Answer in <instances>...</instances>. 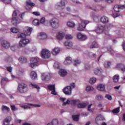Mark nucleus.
Instances as JSON below:
<instances>
[{"instance_id":"obj_53","label":"nucleus","mask_w":125,"mask_h":125,"mask_svg":"<svg viewBox=\"0 0 125 125\" xmlns=\"http://www.w3.org/2000/svg\"><path fill=\"white\" fill-rule=\"evenodd\" d=\"M89 69H90V65L88 64H86L85 65V70H89Z\"/></svg>"},{"instance_id":"obj_5","label":"nucleus","mask_w":125,"mask_h":125,"mask_svg":"<svg viewBox=\"0 0 125 125\" xmlns=\"http://www.w3.org/2000/svg\"><path fill=\"white\" fill-rule=\"evenodd\" d=\"M29 42L30 40L29 39L26 38L22 39L19 42V46L20 47H25Z\"/></svg>"},{"instance_id":"obj_14","label":"nucleus","mask_w":125,"mask_h":125,"mask_svg":"<svg viewBox=\"0 0 125 125\" xmlns=\"http://www.w3.org/2000/svg\"><path fill=\"white\" fill-rule=\"evenodd\" d=\"M1 44L4 48H8V47L10 46V43L8 41L5 40L2 41Z\"/></svg>"},{"instance_id":"obj_54","label":"nucleus","mask_w":125,"mask_h":125,"mask_svg":"<svg viewBox=\"0 0 125 125\" xmlns=\"http://www.w3.org/2000/svg\"><path fill=\"white\" fill-rule=\"evenodd\" d=\"M70 101L67 100L66 102H64L62 104V106H66V105H68L70 104Z\"/></svg>"},{"instance_id":"obj_40","label":"nucleus","mask_w":125,"mask_h":125,"mask_svg":"<svg viewBox=\"0 0 125 125\" xmlns=\"http://www.w3.org/2000/svg\"><path fill=\"white\" fill-rule=\"evenodd\" d=\"M96 82V78H92L90 79L89 81V83L91 84H93V83H95Z\"/></svg>"},{"instance_id":"obj_44","label":"nucleus","mask_w":125,"mask_h":125,"mask_svg":"<svg viewBox=\"0 0 125 125\" xmlns=\"http://www.w3.org/2000/svg\"><path fill=\"white\" fill-rule=\"evenodd\" d=\"M66 40H72L73 36L71 35L67 34L65 36Z\"/></svg>"},{"instance_id":"obj_45","label":"nucleus","mask_w":125,"mask_h":125,"mask_svg":"<svg viewBox=\"0 0 125 125\" xmlns=\"http://www.w3.org/2000/svg\"><path fill=\"white\" fill-rule=\"evenodd\" d=\"M95 44H96V42H95V41L93 42L89 46L90 48H94L95 47H96Z\"/></svg>"},{"instance_id":"obj_21","label":"nucleus","mask_w":125,"mask_h":125,"mask_svg":"<svg viewBox=\"0 0 125 125\" xmlns=\"http://www.w3.org/2000/svg\"><path fill=\"white\" fill-rule=\"evenodd\" d=\"M60 76H61V77H65V76H67V74H68V72H67V71L64 69H61L59 73Z\"/></svg>"},{"instance_id":"obj_46","label":"nucleus","mask_w":125,"mask_h":125,"mask_svg":"<svg viewBox=\"0 0 125 125\" xmlns=\"http://www.w3.org/2000/svg\"><path fill=\"white\" fill-rule=\"evenodd\" d=\"M79 64H81V61L79 60H74V66H77V65H79Z\"/></svg>"},{"instance_id":"obj_62","label":"nucleus","mask_w":125,"mask_h":125,"mask_svg":"<svg viewBox=\"0 0 125 125\" xmlns=\"http://www.w3.org/2000/svg\"><path fill=\"white\" fill-rule=\"evenodd\" d=\"M7 70L8 72H10L11 73V72H12V67L9 66L7 67Z\"/></svg>"},{"instance_id":"obj_52","label":"nucleus","mask_w":125,"mask_h":125,"mask_svg":"<svg viewBox=\"0 0 125 125\" xmlns=\"http://www.w3.org/2000/svg\"><path fill=\"white\" fill-rule=\"evenodd\" d=\"M122 72H125V66L124 64H122L121 65V67L120 68V69Z\"/></svg>"},{"instance_id":"obj_42","label":"nucleus","mask_w":125,"mask_h":125,"mask_svg":"<svg viewBox=\"0 0 125 125\" xmlns=\"http://www.w3.org/2000/svg\"><path fill=\"white\" fill-rule=\"evenodd\" d=\"M96 99L99 101H101V100H102V99H103V96L101 95H98L96 96Z\"/></svg>"},{"instance_id":"obj_31","label":"nucleus","mask_w":125,"mask_h":125,"mask_svg":"<svg viewBox=\"0 0 125 125\" xmlns=\"http://www.w3.org/2000/svg\"><path fill=\"white\" fill-rule=\"evenodd\" d=\"M30 61L32 63H35L37 64L39 62V58H32L30 60Z\"/></svg>"},{"instance_id":"obj_8","label":"nucleus","mask_w":125,"mask_h":125,"mask_svg":"<svg viewBox=\"0 0 125 125\" xmlns=\"http://www.w3.org/2000/svg\"><path fill=\"white\" fill-rule=\"evenodd\" d=\"M33 28L29 26L25 27L23 29V33H24V35L27 37H30Z\"/></svg>"},{"instance_id":"obj_49","label":"nucleus","mask_w":125,"mask_h":125,"mask_svg":"<svg viewBox=\"0 0 125 125\" xmlns=\"http://www.w3.org/2000/svg\"><path fill=\"white\" fill-rule=\"evenodd\" d=\"M11 108L12 111H17V110H18V108L15 105H11Z\"/></svg>"},{"instance_id":"obj_29","label":"nucleus","mask_w":125,"mask_h":125,"mask_svg":"<svg viewBox=\"0 0 125 125\" xmlns=\"http://www.w3.org/2000/svg\"><path fill=\"white\" fill-rule=\"evenodd\" d=\"M104 67L106 68V69H108V68H110V66H111V62L109 61H106L104 63Z\"/></svg>"},{"instance_id":"obj_41","label":"nucleus","mask_w":125,"mask_h":125,"mask_svg":"<svg viewBox=\"0 0 125 125\" xmlns=\"http://www.w3.org/2000/svg\"><path fill=\"white\" fill-rule=\"evenodd\" d=\"M30 86H32L34 88H37V89H40L41 88L39 86V85L36 84H33L32 83H30Z\"/></svg>"},{"instance_id":"obj_51","label":"nucleus","mask_w":125,"mask_h":125,"mask_svg":"<svg viewBox=\"0 0 125 125\" xmlns=\"http://www.w3.org/2000/svg\"><path fill=\"white\" fill-rule=\"evenodd\" d=\"M105 98L108 99V100H112V96L109 94H106L105 95Z\"/></svg>"},{"instance_id":"obj_3","label":"nucleus","mask_w":125,"mask_h":125,"mask_svg":"<svg viewBox=\"0 0 125 125\" xmlns=\"http://www.w3.org/2000/svg\"><path fill=\"white\" fill-rule=\"evenodd\" d=\"M80 100H73L71 101V103L73 105H77L78 108L79 109H83L85 108L87 104L85 103H80Z\"/></svg>"},{"instance_id":"obj_33","label":"nucleus","mask_w":125,"mask_h":125,"mask_svg":"<svg viewBox=\"0 0 125 125\" xmlns=\"http://www.w3.org/2000/svg\"><path fill=\"white\" fill-rule=\"evenodd\" d=\"M102 69H99V68H97L95 70L94 73L95 75H101L102 73Z\"/></svg>"},{"instance_id":"obj_7","label":"nucleus","mask_w":125,"mask_h":125,"mask_svg":"<svg viewBox=\"0 0 125 125\" xmlns=\"http://www.w3.org/2000/svg\"><path fill=\"white\" fill-rule=\"evenodd\" d=\"M88 21H82L81 23L79 24L78 26L77 27L78 31H83V29L85 28L86 26V24H88Z\"/></svg>"},{"instance_id":"obj_30","label":"nucleus","mask_w":125,"mask_h":125,"mask_svg":"<svg viewBox=\"0 0 125 125\" xmlns=\"http://www.w3.org/2000/svg\"><path fill=\"white\" fill-rule=\"evenodd\" d=\"M119 78H120L119 75H114L113 78V83H118V82H119Z\"/></svg>"},{"instance_id":"obj_47","label":"nucleus","mask_w":125,"mask_h":125,"mask_svg":"<svg viewBox=\"0 0 125 125\" xmlns=\"http://www.w3.org/2000/svg\"><path fill=\"white\" fill-rule=\"evenodd\" d=\"M5 61L7 62H12V58L8 56L5 58Z\"/></svg>"},{"instance_id":"obj_15","label":"nucleus","mask_w":125,"mask_h":125,"mask_svg":"<svg viewBox=\"0 0 125 125\" xmlns=\"http://www.w3.org/2000/svg\"><path fill=\"white\" fill-rule=\"evenodd\" d=\"M77 38L80 41H85V40L87 39V37L82 33H79L77 35Z\"/></svg>"},{"instance_id":"obj_9","label":"nucleus","mask_w":125,"mask_h":125,"mask_svg":"<svg viewBox=\"0 0 125 125\" xmlns=\"http://www.w3.org/2000/svg\"><path fill=\"white\" fill-rule=\"evenodd\" d=\"M50 74L47 73H42L41 74V79L43 82L50 80Z\"/></svg>"},{"instance_id":"obj_18","label":"nucleus","mask_w":125,"mask_h":125,"mask_svg":"<svg viewBox=\"0 0 125 125\" xmlns=\"http://www.w3.org/2000/svg\"><path fill=\"white\" fill-rule=\"evenodd\" d=\"M59 52H60V49L59 48H55L52 50V54L55 56L59 54Z\"/></svg>"},{"instance_id":"obj_1","label":"nucleus","mask_w":125,"mask_h":125,"mask_svg":"<svg viewBox=\"0 0 125 125\" xmlns=\"http://www.w3.org/2000/svg\"><path fill=\"white\" fill-rule=\"evenodd\" d=\"M19 15L21 19H23V16L25 15V13H23L22 14H20V11L19 10H15L13 12V18L12 19L11 22L13 25L16 26L18 24H19L21 22V20L17 17V16Z\"/></svg>"},{"instance_id":"obj_43","label":"nucleus","mask_w":125,"mask_h":125,"mask_svg":"<svg viewBox=\"0 0 125 125\" xmlns=\"http://www.w3.org/2000/svg\"><path fill=\"white\" fill-rule=\"evenodd\" d=\"M53 125H58V120L57 119H54L52 122Z\"/></svg>"},{"instance_id":"obj_16","label":"nucleus","mask_w":125,"mask_h":125,"mask_svg":"<svg viewBox=\"0 0 125 125\" xmlns=\"http://www.w3.org/2000/svg\"><path fill=\"white\" fill-rule=\"evenodd\" d=\"M125 5H115L114 6V10L116 12H119L120 11V9L122 8H125Z\"/></svg>"},{"instance_id":"obj_22","label":"nucleus","mask_w":125,"mask_h":125,"mask_svg":"<svg viewBox=\"0 0 125 125\" xmlns=\"http://www.w3.org/2000/svg\"><path fill=\"white\" fill-rule=\"evenodd\" d=\"M47 38V35L43 32H41L39 34V39L40 40H45Z\"/></svg>"},{"instance_id":"obj_55","label":"nucleus","mask_w":125,"mask_h":125,"mask_svg":"<svg viewBox=\"0 0 125 125\" xmlns=\"http://www.w3.org/2000/svg\"><path fill=\"white\" fill-rule=\"evenodd\" d=\"M30 66L32 68H35V67L38 66V64L37 63H35L34 62H31Z\"/></svg>"},{"instance_id":"obj_12","label":"nucleus","mask_w":125,"mask_h":125,"mask_svg":"<svg viewBox=\"0 0 125 125\" xmlns=\"http://www.w3.org/2000/svg\"><path fill=\"white\" fill-rule=\"evenodd\" d=\"M63 91L66 95H71L72 94V87L71 86H67L63 89Z\"/></svg>"},{"instance_id":"obj_27","label":"nucleus","mask_w":125,"mask_h":125,"mask_svg":"<svg viewBox=\"0 0 125 125\" xmlns=\"http://www.w3.org/2000/svg\"><path fill=\"white\" fill-rule=\"evenodd\" d=\"M19 61L21 63H26L27 59L24 57H21L19 59Z\"/></svg>"},{"instance_id":"obj_37","label":"nucleus","mask_w":125,"mask_h":125,"mask_svg":"<svg viewBox=\"0 0 125 125\" xmlns=\"http://www.w3.org/2000/svg\"><path fill=\"white\" fill-rule=\"evenodd\" d=\"M25 37H27V36L25 35V33H20L18 34V39H19L20 38H25Z\"/></svg>"},{"instance_id":"obj_28","label":"nucleus","mask_w":125,"mask_h":125,"mask_svg":"<svg viewBox=\"0 0 125 125\" xmlns=\"http://www.w3.org/2000/svg\"><path fill=\"white\" fill-rule=\"evenodd\" d=\"M7 82H9V80H8V79L5 77L2 78L1 80V84L2 85H3V84H5V83H7Z\"/></svg>"},{"instance_id":"obj_64","label":"nucleus","mask_w":125,"mask_h":125,"mask_svg":"<svg viewBox=\"0 0 125 125\" xmlns=\"http://www.w3.org/2000/svg\"><path fill=\"white\" fill-rule=\"evenodd\" d=\"M70 87H72V88H75V83H72L70 84Z\"/></svg>"},{"instance_id":"obj_36","label":"nucleus","mask_w":125,"mask_h":125,"mask_svg":"<svg viewBox=\"0 0 125 125\" xmlns=\"http://www.w3.org/2000/svg\"><path fill=\"white\" fill-rule=\"evenodd\" d=\"M1 110H2V112H3V111H7L8 112H9V107L3 105H2Z\"/></svg>"},{"instance_id":"obj_32","label":"nucleus","mask_w":125,"mask_h":125,"mask_svg":"<svg viewBox=\"0 0 125 125\" xmlns=\"http://www.w3.org/2000/svg\"><path fill=\"white\" fill-rule=\"evenodd\" d=\"M64 44L65 46H69L71 47L73 46V43L72 42H70L69 41H66L64 43Z\"/></svg>"},{"instance_id":"obj_26","label":"nucleus","mask_w":125,"mask_h":125,"mask_svg":"<svg viewBox=\"0 0 125 125\" xmlns=\"http://www.w3.org/2000/svg\"><path fill=\"white\" fill-rule=\"evenodd\" d=\"M57 38L58 40H60V41H61V40H63L64 38V34H63V33H62L59 32L57 36Z\"/></svg>"},{"instance_id":"obj_11","label":"nucleus","mask_w":125,"mask_h":125,"mask_svg":"<svg viewBox=\"0 0 125 125\" xmlns=\"http://www.w3.org/2000/svg\"><path fill=\"white\" fill-rule=\"evenodd\" d=\"M27 104V105H21V108H24V109H31V106L32 107H41V104H32L30 103H28Z\"/></svg>"},{"instance_id":"obj_35","label":"nucleus","mask_w":125,"mask_h":125,"mask_svg":"<svg viewBox=\"0 0 125 125\" xmlns=\"http://www.w3.org/2000/svg\"><path fill=\"white\" fill-rule=\"evenodd\" d=\"M86 90V91H93V90H94V88L91 86H87Z\"/></svg>"},{"instance_id":"obj_60","label":"nucleus","mask_w":125,"mask_h":125,"mask_svg":"<svg viewBox=\"0 0 125 125\" xmlns=\"http://www.w3.org/2000/svg\"><path fill=\"white\" fill-rule=\"evenodd\" d=\"M33 14H34V15H35L36 16H40V13H39L38 12H33Z\"/></svg>"},{"instance_id":"obj_19","label":"nucleus","mask_w":125,"mask_h":125,"mask_svg":"<svg viewBox=\"0 0 125 125\" xmlns=\"http://www.w3.org/2000/svg\"><path fill=\"white\" fill-rule=\"evenodd\" d=\"M104 30V27L103 26L101 25H98V27L96 30L97 33L98 34H101V33H103V30Z\"/></svg>"},{"instance_id":"obj_61","label":"nucleus","mask_w":125,"mask_h":125,"mask_svg":"<svg viewBox=\"0 0 125 125\" xmlns=\"http://www.w3.org/2000/svg\"><path fill=\"white\" fill-rule=\"evenodd\" d=\"M91 106H92V104H90L88 106V111H89L90 112H92V110L90 109V108H91Z\"/></svg>"},{"instance_id":"obj_56","label":"nucleus","mask_w":125,"mask_h":125,"mask_svg":"<svg viewBox=\"0 0 125 125\" xmlns=\"http://www.w3.org/2000/svg\"><path fill=\"white\" fill-rule=\"evenodd\" d=\"M95 55H96L95 54H92L91 53H90L88 54L89 57H90V58H92L93 57H95Z\"/></svg>"},{"instance_id":"obj_57","label":"nucleus","mask_w":125,"mask_h":125,"mask_svg":"<svg viewBox=\"0 0 125 125\" xmlns=\"http://www.w3.org/2000/svg\"><path fill=\"white\" fill-rule=\"evenodd\" d=\"M10 122V121H9V120H8V119H5L4 122H3V125H7V124H6L5 123H7V124H8V123H9Z\"/></svg>"},{"instance_id":"obj_63","label":"nucleus","mask_w":125,"mask_h":125,"mask_svg":"<svg viewBox=\"0 0 125 125\" xmlns=\"http://www.w3.org/2000/svg\"><path fill=\"white\" fill-rule=\"evenodd\" d=\"M122 65H123V64H121V63L117 64L116 65V68H118L120 70L121 69V67H122L121 66Z\"/></svg>"},{"instance_id":"obj_10","label":"nucleus","mask_w":125,"mask_h":125,"mask_svg":"<svg viewBox=\"0 0 125 125\" xmlns=\"http://www.w3.org/2000/svg\"><path fill=\"white\" fill-rule=\"evenodd\" d=\"M48 89L51 91V94L57 95V93L55 91V84H49L47 86Z\"/></svg>"},{"instance_id":"obj_13","label":"nucleus","mask_w":125,"mask_h":125,"mask_svg":"<svg viewBox=\"0 0 125 125\" xmlns=\"http://www.w3.org/2000/svg\"><path fill=\"white\" fill-rule=\"evenodd\" d=\"M26 5L25 8L26 10H31V9L32 8L33 6H35V4L31 1V0H28L26 2Z\"/></svg>"},{"instance_id":"obj_20","label":"nucleus","mask_w":125,"mask_h":125,"mask_svg":"<svg viewBox=\"0 0 125 125\" xmlns=\"http://www.w3.org/2000/svg\"><path fill=\"white\" fill-rule=\"evenodd\" d=\"M71 63H72V58L70 57H67L64 62V64H65V65H69L71 64Z\"/></svg>"},{"instance_id":"obj_23","label":"nucleus","mask_w":125,"mask_h":125,"mask_svg":"<svg viewBox=\"0 0 125 125\" xmlns=\"http://www.w3.org/2000/svg\"><path fill=\"white\" fill-rule=\"evenodd\" d=\"M97 89L99 90V91H104V90H105V85L102 84L98 85Z\"/></svg>"},{"instance_id":"obj_6","label":"nucleus","mask_w":125,"mask_h":125,"mask_svg":"<svg viewBox=\"0 0 125 125\" xmlns=\"http://www.w3.org/2000/svg\"><path fill=\"white\" fill-rule=\"evenodd\" d=\"M41 57L44 59H47L50 57V52L47 49H43L41 53Z\"/></svg>"},{"instance_id":"obj_34","label":"nucleus","mask_w":125,"mask_h":125,"mask_svg":"<svg viewBox=\"0 0 125 125\" xmlns=\"http://www.w3.org/2000/svg\"><path fill=\"white\" fill-rule=\"evenodd\" d=\"M11 31L12 33H14V34H17V33L19 32V30L15 27H13L11 28Z\"/></svg>"},{"instance_id":"obj_39","label":"nucleus","mask_w":125,"mask_h":125,"mask_svg":"<svg viewBox=\"0 0 125 125\" xmlns=\"http://www.w3.org/2000/svg\"><path fill=\"white\" fill-rule=\"evenodd\" d=\"M32 23L35 26H39L40 25V21L38 20H35L32 21Z\"/></svg>"},{"instance_id":"obj_58","label":"nucleus","mask_w":125,"mask_h":125,"mask_svg":"<svg viewBox=\"0 0 125 125\" xmlns=\"http://www.w3.org/2000/svg\"><path fill=\"white\" fill-rule=\"evenodd\" d=\"M54 67H55L56 69H58V68H59V63L55 62L54 63Z\"/></svg>"},{"instance_id":"obj_38","label":"nucleus","mask_w":125,"mask_h":125,"mask_svg":"<svg viewBox=\"0 0 125 125\" xmlns=\"http://www.w3.org/2000/svg\"><path fill=\"white\" fill-rule=\"evenodd\" d=\"M72 120L75 122H78L79 121V115H72Z\"/></svg>"},{"instance_id":"obj_24","label":"nucleus","mask_w":125,"mask_h":125,"mask_svg":"<svg viewBox=\"0 0 125 125\" xmlns=\"http://www.w3.org/2000/svg\"><path fill=\"white\" fill-rule=\"evenodd\" d=\"M30 77L32 80H36V79L38 78V75H37V73H36L35 71H32Z\"/></svg>"},{"instance_id":"obj_4","label":"nucleus","mask_w":125,"mask_h":125,"mask_svg":"<svg viewBox=\"0 0 125 125\" xmlns=\"http://www.w3.org/2000/svg\"><path fill=\"white\" fill-rule=\"evenodd\" d=\"M49 24L54 29H56L59 27V20L57 18H53L49 21Z\"/></svg>"},{"instance_id":"obj_48","label":"nucleus","mask_w":125,"mask_h":125,"mask_svg":"<svg viewBox=\"0 0 125 125\" xmlns=\"http://www.w3.org/2000/svg\"><path fill=\"white\" fill-rule=\"evenodd\" d=\"M119 112H120V107H118L112 110V112L114 113V114H117V113H119Z\"/></svg>"},{"instance_id":"obj_59","label":"nucleus","mask_w":125,"mask_h":125,"mask_svg":"<svg viewBox=\"0 0 125 125\" xmlns=\"http://www.w3.org/2000/svg\"><path fill=\"white\" fill-rule=\"evenodd\" d=\"M44 22H45V18H42L40 21V22L41 23V24H43Z\"/></svg>"},{"instance_id":"obj_25","label":"nucleus","mask_w":125,"mask_h":125,"mask_svg":"<svg viewBox=\"0 0 125 125\" xmlns=\"http://www.w3.org/2000/svg\"><path fill=\"white\" fill-rule=\"evenodd\" d=\"M67 25L69 28H74L75 26V22H73L72 21H68Z\"/></svg>"},{"instance_id":"obj_2","label":"nucleus","mask_w":125,"mask_h":125,"mask_svg":"<svg viewBox=\"0 0 125 125\" xmlns=\"http://www.w3.org/2000/svg\"><path fill=\"white\" fill-rule=\"evenodd\" d=\"M18 91L20 93H26L28 91V87L27 84L24 83H20L18 84Z\"/></svg>"},{"instance_id":"obj_50","label":"nucleus","mask_w":125,"mask_h":125,"mask_svg":"<svg viewBox=\"0 0 125 125\" xmlns=\"http://www.w3.org/2000/svg\"><path fill=\"white\" fill-rule=\"evenodd\" d=\"M3 2L4 3H5L6 4H8L9 3H10L11 0H2Z\"/></svg>"},{"instance_id":"obj_17","label":"nucleus","mask_w":125,"mask_h":125,"mask_svg":"<svg viewBox=\"0 0 125 125\" xmlns=\"http://www.w3.org/2000/svg\"><path fill=\"white\" fill-rule=\"evenodd\" d=\"M100 21L103 24L109 23V19L106 16H103L101 18Z\"/></svg>"}]
</instances>
